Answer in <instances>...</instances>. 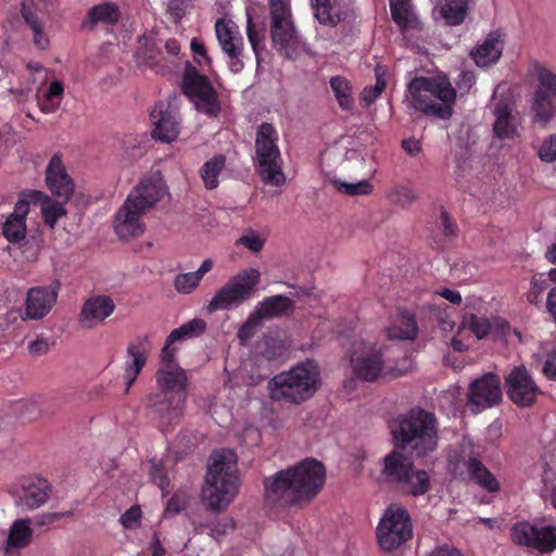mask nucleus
Listing matches in <instances>:
<instances>
[{
    "label": "nucleus",
    "mask_w": 556,
    "mask_h": 556,
    "mask_svg": "<svg viewBox=\"0 0 556 556\" xmlns=\"http://www.w3.org/2000/svg\"><path fill=\"white\" fill-rule=\"evenodd\" d=\"M160 366L155 372L159 392L147 396V407L164 430L177 425L182 418L189 379L187 372L175 359V350L163 348Z\"/></svg>",
    "instance_id": "nucleus-1"
},
{
    "label": "nucleus",
    "mask_w": 556,
    "mask_h": 556,
    "mask_svg": "<svg viewBox=\"0 0 556 556\" xmlns=\"http://www.w3.org/2000/svg\"><path fill=\"white\" fill-rule=\"evenodd\" d=\"M326 468L316 459H305L280 470L264 481L265 498L273 504H299L314 498L323 489Z\"/></svg>",
    "instance_id": "nucleus-2"
},
{
    "label": "nucleus",
    "mask_w": 556,
    "mask_h": 556,
    "mask_svg": "<svg viewBox=\"0 0 556 556\" xmlns=\"http://www.w3.org/2000/svg\"><path fill=\"white\" fill-rule=\"evenodd\" d=\"M456 91L445 75L418 76L406 88L404 103L426 116L450 119L454 113Z\"/></svg>",
    "instance_id": "nucleus-3"
},
{
    "label": "nucleus",
    "mask_w": 556,
    "mask_h": 556,
    "mask_svg": "<svg viewBox=\"0 0 556 556\" xmlns=\"http://www.w3.org/2000/svg\"><path fill=\"white\" fill-rule=\"evenodd\" d=\"M350 368L354 379L374 382L395 379L412 370L413 361L407 355L391 357L387 348L374 342H357L350 355Z\"/></svg>",
    "instance_id": "nucleus-4"
},
{
    "label": "nucleus",
    "mask_w": 556,
    "mask_h": 556,
    "mask_svg": "<svg viewBox=\"0 0 556 556\" xmlns=\"http://www.w3.org/2000/svg\"><path fill=\"white\" fill-rule=\"evenodd\" d=\"M239 490L237 456L230 450L216 451L211 455L202 490V498L208 509L220 513L235 500Z\"/></svg>",
    "instance_id": "nucleus-5"
},
{
    "label": "nucleus",
    "mask_w": 556,
    "mask_h": 556,
    "mask_svg": "<svg viewBox=\"0 0 556 556\" xmlns=\"http://www.w3.org/2000/svg\"><path fill=\"white\" fill-rule=\"evenodd\" d=\"M320 386L319 365L307 358L274 376L268 382V393L273 401L300 405L312 399Z\"/></svg>",
    "instance_id": "nucleus-6"
},
{
    "label": "nucleus",
    "mask_w": 556,
    "mask_h": 556,
    "mask_svg": "<svg viewBox=\"0 0 556 556\" xmlns=\"http://www.w3.org/2000/svg\"><path fill=\"white\" fill-rule=\"evenodd\" d=\"M396 444L410 447L418 456L435 450L438 445V426L433 414L415 408L402 417L392 429Z\"/></svg>",
    "instance_id": "nucleus-7"
},
{
    "label": "nucleus",
    "mask_w": 556,
    "mask_h": 556,
    "mask_svg": "<svg viewBox=\"0 0 556 556\" xmlns=\"http://www.w3.org/2000/svg\"><path fill=\"white\" fill-rule=\"evenodd\" d=\"M278 132L271 124H262L255 138V167L266 185L280 187L287 181L283 161L278 148Z\"/></svg>",
    "instance_id": "nucleus-8"
},
{
    "label": "nucleus",
    "mask_w": 556,
    "mask_h": 556,
    "mask_svg": "<svg viewBox=\"0 0 556 556\" xmlns=\"http://www.w3.org/2000/svg\"><path fill=\"white\" fill-rule=\"evenodd\" d=\"M270 4V35L276 50L288 59H298L308 54V48L298 35L288 1L269 0Z\"/></svg>",
    "instance_id": "nucleus-9"
},
{
    "label": "nucleus",
    "mask_w": 556,
    "mask_h": 556,
    "mask_svg": "<svg viewBox=\"0 0 556 556\" xmlns=\"http://www.w3.org/2000/svg\"><path fill=\"white\" fill-rule=\"evenodd\" d=\"M261 282V273L254 267L240 270L219 288L208 302V313L231 311L252 299Z\"/></svg>",
    "instance_id": "nucleus-10"
},
{
    "label": "nucleus",
    "mask_w": 556,
    "mask_h": 556,
    "mask_svg": "<svg viewBox=\"0 0 556 556\" xmlns=\"http://www.w3.org/2000/svg\"><path fill=\"white\" fill-rule=\"evenodd\" d=\"M383 472L403 493L415 497L426 494L431 488L429 472L414 468L412 463L397 452H392L384 458Z\"/></svg>",
    "instance_id": "nucleus-11"
},
{
    "label": "nucleus",
    "mask_w": 556,
    "mask_h": 556,
    "mask_svg": "<svg viewBox=\"0 0 556 556\" xmlns=\"http://www.w3.org/2000/svg\"><path fill=\"white\" fill-rule=\"evenodd\" d=\"M413 535V525L406 508L399 504L390 505L377 527V540L383 551H393Z\"/></svg>",
    "instance_id": "nucleus-12"
},
{
    "label": "nucleus",
    "mask_w": 556,
    "mask_h": 556,
    "mask_svg": "<svg viewBox=\"0 0 556 556\" xmlns=\"http://www.w3.org/2000/svg\"><path fill=\"white\" fill-rule=\"evenodd\" d=\"M9 493L14 498L15 505L27 511L43 506L51 496V484L39 475H26L18 477L9 486Z\"/></svg>",
    "instance_id": "nucleus-13"
},
{
    "label": "nucleus",
    "mask_w": 556,
    "mask_h": 556,
    "mask_svg": "<svg viewBox=\"0 0 556 556\" xmlns=\"http://www.w3.org/2000/svg\"><path fill=\"white\" fill-rule=\"evenodd\" d=\"M182 89L198 111L208 116H217L220 112V104L212 85L191 65L186 67Z\"/></svg>",
    "instance_id": "nucleus-14"
},
{
    "label": "nucleus",
    "mask_w": 556,
    "mask_h": 556,
    "mask_svg": "<svg viewBox=\"0 0 556 556\" xmlns=\"http://www.w3.org/2000/svg\"><path fill=\"white\" fill-rule=\"evenodd\" d=\"M59 285L46 287H33L27 291L25 309L21 314L18 309H11L7 313L8 321H15L18 318L26 320H40L46 317L56 303Z\"/></svg>",
    "instance_id": "nucleus-15"
},
{
    "label": "nucleus",
    "mask_w": 556,
    "mask_h": 556,
    "mask_svg": "<svg viewBox=\"0 0 556 556\" xmlns=\"http://www.w3.org/2000/svg\"><path fill=\"white\" fill-rule=\"evenodd\" d=\"M215 35L218 45L227 56L229 70L237 74L243 70V38L237 24L230 18L222 17L215 22Z\"/></svg>",
    "instance_id": "nucleus-16"
},
{
    "label": "nucleus",
    "mask_w": 556,
    "mask_h": 556,
    "mask_svg": "<svg viewBox=\"0 0 556 556\" xmlns=\"http://www.w3.org/2000/svg\"><path fill=\"white\" fill-rule=\"evenodd\" d=\"M511 539L519 545L552 552L556 548V527L538 528L529 522H518L511 529Z\"/></svg>",
    "instance_id": "nucleus-17"
},
{
    "label": "nucleus",
    "mask_w": 556,
    "mask_h": 556,
    "mask_svg": "<svg viewBox=\"0 0 556 556\" xmlns=\"http://www.w3.org/2000/svg\"><path fill=\"white\" fill-rule=\"evenodd\" d=\"M501 399V379L496 375H484L470 384L468 405L473 414L496 405Z\"/></svg>",
    "instance_id": "nucleus-18"
},
{
    "label": "nucleus",
    "mask_w": 556,
    "mask_h": 556,
    "mask_svg": "<svg viewBox=\"0 0 556 556\" xmlns=\"http://www.w3.org/2000/svg\"><path fill=\"white\" fill-rule=\"evenodd\" d=\"M54 0H26L22 4V14L33 31V40L37 48L43 50L49 46V38L43 31V25L49 18Z\"/></svg>",
    "instance_id": "nucleus-19"
},
{
    "label": "nucleus",
    "mask_w": 556,
    "mask_h": 556,
    "mask_svg": "<svg viewBox=\"0 0 556 556\" xmlns=\"http://www.w3.org/2000/svg\"><path fill=\"white\" fill-rule=\"evenodd\" d=\"M506 387L510 400L521 407L532 405L540 393L539 387L523 366L511 369L506 377Z\"/></svg>",
    "instance_id": "nucleus-20"
},
{
    "label": "nucleus",
    "mask_w": 556,
    "mask_h": 556,
    "mask_svg": "<svg viewBox=\"0 0 556 556\" xmlns=\"http://www.w3.org/2000/svg\"><path fill=\"white\" fill-rule=\"evenodd\" d=\"M152 137L164 143L174 142L180 132L178 113L165 102H159L151 111Z\"/></svg>",
    "instance_id": "nucleus-21"
},
{
    "label": "nucleus",
    "mask_w": 556,
    "mask_h": 556,
    "mask_svg": "<svg viewBox=\"0 0 556 556\" xmlns=\"http://www.w3.org/2000/svg\"><path fill=\"white\" fill-rule=\"evenodd\" d=\"M144 213L146 211L134 204L132 200L126 199L115 216L114 229L116 235L123 240L141 236L146 230V224L142 219Z\"/></svg>",
    "instance_id": "nucleus-22"
},
{
    "label": "nucleus",
    "mask_w": 556,
    "mask_h": 556,
    "mask_svg": "<svg viewBox=\"0 0 556 556\" xmlns=\"http://www.w3.org/2000/svg\"><path fill=\"white\" fill-rule=\"evenodd\" d=\"M115 308V302L110 295H91L81 305L79 324L87 329L96 328L109 318Z\"/></svg>",
    "instance_id": "nucleus-23"
},
{
    "label": "nucleus",
    "mask_w": 556,
    "mask_h": 556,
    "mask_svg": "<svg viewBox=\"0 0 556 556\" xmlns=\"http://www.w3.org/2000/svg\"><path fill=\"white\" fill-rule=\"evenodd\" d=\"M46 184L49 190L64 202H67L74 193V181L68 175L60 154H54L47 165Z\"/></svg>",
    "instance_id": "nucleus-24"
},
{
    "label": "nucleus",
    "mask_w": 556,
    "mask_h": 556,
    "mask_svg": "<svg viewBox=\"0 0 556 556\" xmlns=\"http://www.w3.org/2000/svg\"><path fill=\"white\" fill-rule=\"evenodd\" d=\"M166 188L162 176L159 173L150 174L143 177L127 200H132L134 204L146 212L153 207L165 194Z\"/></svg>",
    "instance_id": "nucleus-25"
},
{
    "label": "nucleus",
    "mask_w": 556,
    "mask_h": 556,
    "mask_svg": "<svg viewBox=\"0 0 556 556\" xmlns=\"http://www.w3.org/2000/svg\"><path fill=\"white\" fill-rule=\"evenodd\" d=\"M493 114L495 116L493 132L500 140H514L520 136L521 122L518 113L508 102H496Z\"/></svg>",
    "instance_id": "nucleus-26"
},
{
    "label": "nucleus",
    "mask_w": 556,
    "mask_h": 556,
    "mask_svg": "<svg viewBox=\"0 0 556 556\" xmlns=\"http://www.w3.org/2000/svg\"><path fill=\"white\" fill-rule=\"evenodd\" d=\"M418 325L415 315L408 309H399L390 317L384 334L392 341H413L418 334Z\"/></svg>",
    "instance_id": "nucleus-27"
},
{
    "label": "nucleus",
    "mask_w": 556,
    "mask_h": 556,
    "mask_svg": "<svg viewBox=\"0 0 556 556\" xmlns=\"http://www.w3.org/2000/svg\"><path fill=\"white\" fill-rule=\"evenodd\" d=\"M315 17L319 23L336 26L352 9L353 0H311Z\"/></svg>",
    "instance_id": "nucleus-28"
},
{
    "label": "nucleus",
    "mask_w": 556,
    "mask_h": 556,
    "mask_svg": "<svg viewBox=\"0 0 556 556\" xmlns=\"http://www.w3.org/2000/svg\"><path fill=\"white\" fill-rule=\"evenodd\" d=\"M462 327L469 329L478 340L489 336L493 327L497 329L498 334L505 338L510 336L508 323L500 317L488 319L475 313H465L462 319Z\"/></svg>",
    "instance_id": "nucleus-29"
},
{
    "label": "nucleus",
    "mask_w": 556,
    "mask_h": 556,
    "mask_svg": "<svg viewBox=\"0 0 556 556\" xmlns=\"http://www.w3.org/2000/svg\"><path fill=\"white\" fill-rule=\"evenodd\" d=\"M23 194L27 200L29 207L30 204L40 205L42 218L51 228H53L56 222L66 214V210L64 207L66 202L61 199L60 201H55L48 194L38 190H28L23 192Z\"/></svg>",
    "instance_id": "nucleus-30"
},
{
    "label": "nucleus",
    "mask_w": 556,
    "mask_h": 556,
    "mask_svg": "<svg viewBox=\"0 0 556 556\" xmlns=\"http://www.w3.org/2000/svg\"><path fill=\"white\" fill-rule=\"evenodd\" d=\"M504 45L505 40L501 33H490L480 45L471 50L470 56L478 66H489L500 60Z\"/></svg>",
    "instance_id": "nucleus-31"
},
{
    "label": "nucleus",
    "mask_w": 556,
    "mask_h": 556,
    "mask_svg": "<svg viewBox=\"0 0 556 556\" xmlns=\"http://www.w3.org/2000/svg\"><path fill=\"white\" fill-rule=\"evenodd\" d=\"M29 213L28 202L24 194H21V199L16 202L13 213L7 218L3 224V236L10 242H18L26 236V223L25 218Z\"/></svg>",
    "instance_id": "nucleus-32"
},
{
    "label": "nucleus",
    "mask_w": 556,
    "mask_h": 556,
    "mask_svg": "<svg viewBox=\"0 0 556 556\" xmlns=\"http://www.w3.org/2000/svg\"><path fill=\"white\" fill-rule=\"evenodd\" d=\"M529 76L535 89L533 93H543L544 96H552L556 99V73L548 66L534 62L528 70Z\"/></svg>",
    "instance_id": "nucleus-33"
},
{
    "label": "nucleus",
    "mask_w": 556,
    "mask_h": 556,
    "mask_svg": "<svg viewBox=\"0 0 556 556\" xmlns=\"http://www.w3.org/2000/svg\"><path fill=\"white\" fill-rule=\"evenodd\" d=\"M470 1L442 0L441 4L433 9V16L435 20L443 21L446 25H459L465 20Z\"/></svg>",
    "instance_id": "nucleus-34"
},
{
    "label": "nucleus",
    "mask_w": 556,
    "mask_h": 556,
    "mask_svg": "<svg viewBox=\"0 0 556 556\" xmlns=\"http://www.w3.org/2000/svg\"><path fill=\"white\" fill-rule=\"evenodd\" d=\"M293 309V302L285 295H273L261 301L254 312L261 320L289 314Z\"/></svg>",
    "instance_id": "nucleus-35"
},
{
    "label": "nucleus",
    "mask_w": 556,
    "mask_h": 556,
    "mask_svg": "<svg viewBox=\"0 0 556 556\" xmlns=\"http://www.w3.org/2000/svg\"><path fill=\"white\" fill-rule=\"evenodd\" d=\"M531 113L533 123L547 126L556 116V99L543 93H533Z\"/></svg>",
    "instance_id": "nucleus-36"
},
{
    "label": "nucleus",
    "mask_w": 556,
    "mask_h": 556,
    "mask_svg": "<svg viewBox=\"0 0 556 556\" xmlns=\"http://www.w3.org/2000/svg\"><path fill=\"white\" fill-rule=\"evenodd\" d=\"M146 363V353L138 345H129L127 349V361L124 368L125 393L129 392Z\"/></svg>",
    "instance_id": "nucleus-37"
},
{
    "label": "nucleus",
    "mask_w": 556,
    "mask_h": 556,
    "mask_svg": "<svg viewBox=\"0 0 556 556\" xmlns=\"http://www.w3.org/2000/svg\"><path fill=\"white\" fill-rule=\"evenodd\" d=\"M470 479L488 492H497L500 482L496 477L478 459L469 458L466 463Z\"/></svg>",
    "instance_id": "nucleus-38"
},
{
    "label": "nucleus",
    "mask_w": 556,
    "mask_h": 556,
    "mask_svg": "<svg viewBox=\"0 0 556 556\" xmlns=\"http://www.w3.org/2000/svg\"><path fill=\"white\" fill-rule=\"evenodd\" d=\"M393 21L403 30L416 28L419 25L412 8L410 0H389Z\"/></svg>",
    "instance_id": "nucleus-39"
},
{
    "label": "nucleus",
    "mask_w": 556,
    "mask_h": 556,
    "mask_svg": "<svg viewBox=\"0 0 556 556\" xmlns=\"http://www.w3.org/2000/svg\"><path fill=\"white\" fill-rule=\"evenodd\" d=\"M206 323L201 318H194L180 327L174 329L166 339L163 348L172 349V344L175 342L185 341L191 338H195L204 332Z\"/></svg>",
    "instance_id": "nucleus-40"
},
{
    "label": "nucleus",
    "mask_w": 556,
    "mask_h": 556,
    "mask_svg": "<svg viewBox=\"0 0 556 556\" xmlns=\"http://www.w3.org/2000/svg\"><path fill=\"white\" fill-rule=\"evenodd\" d=\"M226 160L223 155H215L206 161L200 168V176L206 189H215L218 186V177L225 168Z\"/></svg>",
    "instance_id": "nucleus-41"
},
{
    "label": "nucleus",
    "mask_w": 556,
    "mask_h": 556,
    "mask_svg": "<svg viewBox=\"0 0 556 556\" xmlns=\"http://www.w3.org/2000/svg\"><path fill=\"white\" fill-rule=\"evenodd\" d=\"M33 530L30 528L29 519L16 520L11 529L8 539V551L11 548L25 547L30 543Z\"/></svg>",
    "instance_id": "nucleus-42"
},
{
    "label": "nucleus",
    "mask_w": 556,
    "mask_h": 556,
    "mask_svg": "<svg viewBox=\"0 0 556 556\" xmlns=\"http://www.w3.org/2000/svg\"><path fill=\"white\" fill-rule=\"evenodd\" d=\"M64 93L63 84L54 80L49 88L38 98L39 108L43 113L55 112L62 102Z\"/></svg>",
    "instance_id": "nucleus-43"
},
{
    "label": "nucleus",
    "mask_w": 556,
    "mask_h": 556,
    "mask_svg": "<svg viewBox=\"0 0 556 556\" xmlns=\"http://www.w3.org/2000/svg\"><path fill=\"white\" fill-rule=\"evenodd\" d=\"M330 87L340 108L343 110L352 109L354 98L350 81L342 76H334L330 79Z\"/></svg>",
    "instance_id": "nucleus-44"
},
{
    "label": "nucleus",
    "mask_w": 556,
    "mask_h": 556,
    "mask_svg": "<svg viewBox=\"0 0 556 556\" xmlns=\"http://www.w3.org/2000/svg\"><path fill=\"white\" fill-rule=\"evenodd\" d=\"M89 22L91 24L105 23L114 24L119 18L118 8L113 3H102L94 5L88 14Z\"/></svg>",
    "instance_id": "nucleus-45"
},
{
    "label": "nucleus",
    "mask_w": 556,
    "mask_h": 556,
    "mask_svg": "<svg viewBox=\"0 0 556 556\" xmlns=\"http://www.w3.org/2000/svg\"><path fill=\"white\" fill-rule=\"evenodd\" d=\"M266 242V237L255 229H247L237 240L236 245L243 247L252 253H260Z\"/></svg>",
    "instance_id": "nucleus-46"
},
{
    "label": "nucleus",
    "mask_w": 556,
    "mask_h": 556,
    "mask_svg": "<svg viewBox=\"0 0 556 556\" xmlns=\"http://www.w3.org/2000/svg\"><path fill=\"white\" fill-rule=\"evenodd\" d=\"M337 190L343 194L356 197L367 195L372 192V185L368 179H363L356 182H346L340 179L334 180Z\"/></svg>",
    "instance_id": "nucleus-47"
},
{
    "label": "nucleus",
    "mask_w": 556,
    "mask_h": 556,
    "mask_svg": "<svg viewBox=\"0 0 556 556\" xmlns=\"http://www.w3.org/2000/svg\"><path fill=\"white\" fill-rule=\"evenodd\" d=\"M376 73V84L372 87H366L361 93V101L364 105L369 106L372 104L383 92L386 89V79L384 73L381 72V67H377L375 70Z\"/></svg>",
    "instance_id": "nucleus-48"
},
{
    "label": "nucleus",
    "mask_w": 556,
    "mask_h": 556,
    "mask_svg": "<svg viewBox=\"0 0 556 556\" xmlns=\"http://www.w3.org/2000/svg\"><path fill=\"white\" fill-rule=\"evenodd\" d=\"M247 24H248L247 25V36H248L249 42H250L256 58L258 59L261 51L264 49V45H263L264 28L262 27L260 30H257L255 28L250 8L247 9Z\"/></svg>",
    "instance_id": "nucleus-49"
},
{
    "label": "nucleus",
    "mask_w": 556,
    "mask_h": 556,
    "mask_svg": "<svg viewBox=\"0 0 556 556\" xmlns=\"http://www.w3.org/2000/svg\"><path fill=\"white\" fill-rule=\"evenodd\" d=\"M201 280L194 271L178 274L174 280V287L180 294H190L193 292Z\"/></svg>",
    "instance_id": "nucleus-50"
},
{
    "label": "nucleus",
    "mask_w": 556,
    "mask_h": 556,
    "mask_svg": "<svg viewBox=\"0 0 556 556\" xmlns=\"http://www.w3.org/2000/svg\"><path fill=\"white\" fill-rule=\"evenodd\" d=\"M290 348V343L278 337H268L265 340L264 354L269 359H275L282 356Z\"/></svg>",
    "instance_id": "nucleus-51"
},
{
    "label": "nucleus",
    "mask_w": 556,
    "mask_h": 556,
    "mask_svg": "<svg viewBox=\"0 0 556 556\" xmlns=\"http://www.w3.org/2000/svg\"><path fill=\"white\" fill-rule=\"evenodd\" d=\"M142 511L140 506L135 505L127 509L121 517L119 522L124 529L136 530L140 527Z\"/></svg>",
    "instance_id": "nucleus-52"
},
{
    "label": "nucleus",
    "mask_w": 556,
    "mask_h": 556,
    "mask_svg": "<svg viewBox=\"0 0 556 556\" xmlns=\"http://www.w3.org/2000/svg\"><path fill=\"white\" fill-rule=\"evenodd\" d=\"M190 49L193 53V59L199 64V66H201L203 70H208L211 67L212 60L207 54L204 43L200 39L193 38L190 42Z\"/></svg>",
    "instance_id": "nucleus-53"
},
{
    "label": "nucleus",
    "mask_w": 556,
    "mask_h": 556,
    "mask_svg": "<svg viewBox=\"0 0 556 556\" xmlns=\"http://www.w3.org/2000/svg\"><path fill=\"white\" fill-rule=\"evenodd\" d=\"M260 321L261 318L255 316V312L253 311L247 321L239 328L238 339L241 344H245L254 336Z\"/></svg>",
    "instance_id": "nucleus-54"
},
{
    "label": "nucleus",
    "mask_w": 556,
    "mask_h": 556,
    "mask_svg": "<svg viewBox=\"0 0 556 556\" xmlns=\"http://www.w3.org/2000/svg\"><path fill=\"white\" fill-rule=\"evenodd\" d=\"M190 496L185 491L176 492L168 501L165 514H174L177 515L182 511L189 504Z\"/></svg>",
    "instance_id": "nucleus-55"
},
{
    "label": "nucleus",
    "mask_w": 556,
    "mask_h": 556,
    "mask_svg": "<svg viewBox=\"0 0 556 556\" xmlns=\"http://www.w3.org/2000/svg\"><path fill=\"white\" fill-rule=\"evenodd\" d=\"M538 156L545 163H552L556 160V134L543 140L538 150Z\"/></svg>",
    "instance_id": "nucleus-56"
},
{
    "label": "nucleus",
    "mask_w": 556,
    "mask_h": 556,
    "mask_svg": "<svg viewBox=\"0 0 556 556\" xmlns=\"http://www.w3.org/2000/svg\"><path fill=\"white\" fill-rule=\"evenodd\" d=\"M396 200L401 203H412L417 199V193L409 184L399 185L394 189Z\"/></svg>",
    "instance_id": "nucleus-57"
},
{
    "label": "nucleus",
    "mask_w": 556,
    "mask_h": 556,
    "mask_svg": "<svg viewBox=\"0 0 556 556\" xmlns=\"http://www.w3.org/2000/svg\"><path fill=\"white\" fill-rule=\"evenodd\" d=\"M465 308L467 313L480 314L486 311V304L481 296L470 295L465 300Z\"/></svg>",
    "instance_id": "nucleus-58"
},
{
    "label": "nucleus",
    "mask_w": 556,
    "mask_h": 556,
    "mask_svg": "<svg viewBox=\"0 0 556 556\" xmlns=\"http://www.w3.org/2000/svg\"><path fill=\"white\" fill-rule=\"evenodd\" d=\"M434 294L455 305L460 304L463 301L460 293L456 289L439 288L434 291Z\"/></svg>",
    "instance_id": "nucleus-59"
},
{
    "label": "nucleus",
    "mask_w": 556,
    "mask_h": 556,
    "mask_svg": "<svg viewBox=\"0 0 556 556\" xmlns=\"http://www.w3.org/2000/svg\"><path fill=\"white\" fill-rule=\"evenodd\" d=\"M151 466H152V471H151L152 480L159 485V488L162 491H166L169 485V481H168L167 477L164 475L162 468L157 464L151 463Z\"/></svg>",
    "instance_id": "nucleus-60"
},
{
    "label": "nucleus",
    "mask_w": 556,
    "mask_h": 556,
    "mask_svg": "<svg viewBox=\"0 0 556 556\" xmlns=\"http://www.w3.org/2000/svg\"><path fill=\"white\" fill-rule=\"evenodd\" d=\"M28 351L33 355H43L49 351L48 340L43 337H37L28 343Z\"/></svg>",
    "instance_id": "nucleus-61"
},
{
    "label": "nucleus",
    "mask_w": 556,
    "mask_h": 556,
    "mask_svg": "<svg viewBox=\"0 0 556 556\" xmlns=\"http://www.w3.org/2000/svg\"><path fill=\"white\" fill-rule=\"evenodd\" d=\"M476 84V75L471 71H464L460 73L457 87L460 91H469L471 87Z\"/></svg>",
    "instance_id": "nucleus-62"
},
{
    "label": "nucleus",
    "mask_w": 556,
    "mask_h": 556,
    "mask_svg": "<svg viewBox=\"0 0 556 556\" xmlns=\"http://www.w3.org/2000/svg\"><path fill=\"white\" fill-rule=\"evenodd\" d=\"M544 375L553 380H556V345L552 353L547 356V359L543 367Z\"/></svg>",
    "instance_id": "nucleus-63"
},
{
    "label": "nucleus",
    "mask_w": 556,
    "mask_h": 556,
    "mask_svg": "<svg viewBox=\"0 0 556 556\" xmlns=\"http://www.w3.org/2000/svg\"><path fill=\"white\" fill-rule=\"evenodd\" d=\"M402 148L404 149L405 152L413 156L417 155L421 151V144L419 140L415 138L403 140Z\"/></svg>",
    "instance_id": "nucleus-64"
}]
</instances>
